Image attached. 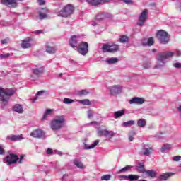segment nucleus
Returning <instances> with one entry per match:
<instances>
[{
  "label": "nucleus",
  "instance_id": "nucleus-1",
  "mask_svg": "<svg viewBox=\"0 0 181 181\" xmlns=\"http://www.w3.org/2000/svg\"><path fill=\"white\" fill-rule=\"evenodd\" d=\"M175 53L177 57H180V50H177L175 52H168L158 54V57L157 58V64L155 65L154 69H160L161 67H163L165 63H166V59L173 57V56H175Z\"/></svg>",
  "mask_w": 181,
  "mask_h": 181
},
{
  "label": "nucleus",
  "instance_id": "nucleus-2",
  "mask_svg": "<svg viewBox=\"0 0 181 181\" xmlns=\"http://www.w3.org/2000/svg\"><path fill=\"white\" fill-rule=\"evenodd\" d=\"M16 93V90L12 88H4L0 87V101L4 107L8 104L11 95H13Z\"/></svg>",
  "mask_w": 181,
  "mask_h": 181
},
{
  "label": "nucleus",
  "instance_id": "nucleus-3",
  "mask_svg": "<svg viewBox=\"0 0 181 181\" xmlns=\"http://www.w3.org/2000/svg\"><path fill=\"white\" fill-rule=\"evenodd\" d=\"M64 122H66V119L63 115L57 116L50 123L51 129L52 131H59L64 127Z\"/></svg>",
  "mask_w": 181,
  "mask_h": 181
},
{
  "label": "nucleus",
  "instance_id": "nucleus-4",
  "mask_svg": "<svg viewBox=\"0 0 181 181\" xmlns=\"http://www.w3.org/2000/svg\"><path fill=\"white\" fill-rule=\"evenodd\" d=\"M74 12V6L71 4H67L58 13V16H62V18H69L73 15Z\"/></svg>",
  "mask_w": 181,
  "mask_h": 181
},
{
  "label": "nucleus",
  "instance_id": "nucleus-5",
  "mask_svg": "<svg viewBox=\"0 0 181 181\" xmlns=\"http://www.w3.org/2000/svg\"><path fill=\"white\" fill-rule=\"evenodd\" d=\"M156 37H157L162 45H166L169 42V34L163 30H158Z\"/></svg>",
  "mask_w": 181,
  "mask_h": 181
},
{
  "label": "nucleus",
  "instance_id": "nucleus-6",
  "mask_svg": "<svg viewBox=\"0 0 181 181\" xmlns=\"http://www.w3.org/2000/svg\"><path fill=\"white\" fill-rule=\"evenodd\" d=\"M19 160V156L15 153H10L4 158V163L11 166V165H15Z\"/></svg>",
  "mask_w": 181,
  "mask_h": 181
},
{
  "label": "nucleus",
  "instance_id": "nucleus-7",
  "mask_svg": "<svg viewBox=\"0 0 181 181\" xmlns=\"http://www.w3.org/2000/svg\"><path fill=\"white\" fill-rule=\"evenodd\" d=\"M102 49L104 53H115L119 50V46L118 45L104 44L102 47Z\"/></svg>",
  "mask_w": 181,
  "mask_h": 181
},
{
  "label": "nucleus",
  "instance_id": "nucleus-8",
  "mask_svg": "<svg viewBox=\"0 0 181 181\" xmlns=\"http://www.w3.org/2000/svg\"><path fill=\"white\" fill-rule=\"evenodd\" d=\"M148 16L149 12L148 11V9L143 10L139 17V21L137 22L138 26H144V24L146 21V19H148Z\"/></svg>",
  "mask_w": 181,
  "mask_h": 181
},
{
  "label": "nucleus",
  "instance_id": "nucleus-9",
  "mask_svg": "<svg viewBox=\"0 0 181 181\" xmlns=\"http://www.w3.org/2000/svg\"><path fill=\"white\" fill-rule=\"evenodd\" d=\"M78 52L82 56H86L88 53V43L86 42H83L78 45Z\"/></svg>",
  "mask_w": 181,
  "mask_h": 181
},
{
  "label": "nucleus",
  "instance_id": "nucleus-10",
  "mask_svg": "<svg viewBox=\"0 0 181 181\" xmlns=\"http://www.w3.org/2000/svg\"><path fill=\"white\" fill-rule=\"evenodd\" d=\"M141 152L144 156H150L153 152V148L149 145H144L142 147Z\"/></svg>",
  "mask_w": 181,
  "mask_h": 181
},
{
  "label": "nucleus",
  "instance_id": "nucleus-11",
  "mask_svg": "<svg viewBox=\"0 0 181 181\" xmlns=\"http://www.w3.org/2000/svg\"><path fill=\"white\" fill-rule=\"evenodd\" d=\"M1 4L11 8H16L18 6L16 0H1Z\"/></svg>",
  "mask_w": 181,
  "mask_h": 181
},
{
  "label": "nucleus",
  "instance_id": "nucleus-12",
  "mask_svg": "<svg viewBox=\"0 0 181 181\" xmlns=\"http://www.w3.org/2000/svg\"><path fill=\"white\" fill-rule=\"evenodd\" d=\"M30 136L33 138H45V132L41 129L34 130L31 132Z\"/></svg>",
  "mask_w": 181,
  "mask_h": 181
},
{
  "label": "nucleus",
  "instance_id": "nucleus-13",
  "mask_svg": "<svg viewBox=\"0 0 181 181\" xmlns=\"http://www.w3.org/2000/svg\"><path fill=\"white\" fill-rule=\"evenodd\" d=\"M112 95H115V94H120L122 92V87L119 86H112L110 89Z\"/></svg>",
  "mask_w": 181,
  "mask_h": 181
},
{
  "label": "nucleus",
  "instance_id": "nucleus-14",
  "mask_svg": "<svg viewBox=\"0 0 181 181\" xmlns=\"http://www.w3.org/2000/svg\"><path fill=\"white\" fill-rule=\"evenodd\" d=\"M114 136V132L108 130H98V136Z\"/></svg>",
  "mask_w": 181,
  "mask_h": 181
},
{
  "label": "nucleus",
  "instance_id": "nucleus-15",
  "mask_svg": "<svg viewBox=\"0 0 181 181\" xmlns=\"http://www.w3.org/2000/svg\"><path fill=\"white\" fill-rule=\"evenodd\" d=\"M129 103V104H137L141 105V104H144L145 103V100L142 98L135 97L131 99Z\"/></svg>",
  "mask_w": 181,
  "mask_h": 181
},
{
  "label": "nucleus",
  "instance_id": "nucleus-16",
  "mask_svg": "<svg viewBox=\"0 0 181 181\" xmlns=\"http://www.w3.org/2000/svg\"><path fill=\"white\" fill-rule=\"evenodd\" d=\"M30 41H32V39L30 38H26L24 40H23L21 43V47H23V49H29V47L32 46L30 43H29V42Z\"/></svg>",
  "mask_w": 181,
  "mask_h": 181
},
{
  "label": "nucleus",
  "instance_id": "nucleus-17",
  "mask_svg": "<svg viewBox=\"0 0 181 181\" xmlns=\"http://www.w3.org/2000/svg\"><path fill=\"white\" fill-rule=\"evenodd\" d=\"M48 13L49 10L47 8H42L41 11L39 12L40 19H46V18H47Z\"/></svg>",
  "mask_w": 181,
  "mask_h": 181
},
{
  "label": "nucleus",
  "instance_id": "nucleus-18",
  "mask_svg": "<svg viewBox=\"0 0 181 181\" xmlns=\"http://www.w3.org/2000/svg\"><path fill=\"white\" fill-rule=\"evenodd\" d=\"M6 139H8V141H22L23 139V137H22V134L21 135H12L7 136Z\"/></svg>",
  "mask_w": 181,
  "mask_h": 181
},
{
  "label": "nucleus",
  "instance_id": "nucleus-19",
  "mask_svg": "<svg viewBox=\"0 0 181 181\" xmlns=\"http://www.w3.org/2000/svg\"><path fill=\"white\" fill-rule=\"evenodd\" d=\"M69 45L71 47H73V49H74V47H77V36L73 35L71 37L69 40Z\"/></svg>",
  "mask_w": 181,
  "mask_h": 181
},
{
  "label": "nucleus",
  "instance_id": "nucleus-20",
  "mask_svg": "<svg viewBox=\"0 0 181 181\" xmlns=\"http://www.w3.org/2000/svg\"><path fill=\"white\" fill-rule=\"evenodd\" d=\"M174 173H165L160 176V180H168L170 176H173Z\"/></svg>",
  "mask_w": 181,
  "mask_h": 181
},
{
  "label": "nucleus",
  "instance_id": "nucleus-21",
  "mask_svg": "<svg viewBox=\"0 0 181 181\" xmlns=\"http://www.w3.org/2000/svg\"><path fill=\"white\" fill-rule=\"evenodd\" d=\"M33 74L35 76H40L41 74H43V72L45 71V69L43 67L41 68H35L32 70Z\"/></svg>",
  "mask_w": 181,
  "mask_h": 181
},
{
  "label": "nucleus",
  "instance_id": "nucleus-22",
  "mask_svg": "<svg viewBox=\"0 0 181 181\" xmlns=\"http://www.w3.org/2000/svg\"><path fill=\"white\" fill-rule=\"evenodd\" d=\"M98 144H100V140H95L93 144L90 146H88V144H84V149L88 150V149H93V148H95L97 146Z\"/></svg>",
  "mask_w": 181,
  "mask_h": 181
},
{
  "label": "nucleus",
  "instance_id": "nucleus-23",
  "mask_svg": "<svg viewBox=\"0 0 181 181\" xmlns=\"http://www.w3.org/2000/svg\"><path fill=\"white\" fill-rule=\"evenodd\" d=\"M13 111H15L16 112H18V114H22V112H23V107H22L21 105L16 104L13 107Z\"/></svg>",
  "mask_w": 181,
  "mask_h": 181
},
{
  "label": "nucleus",
  "instance_id": "nucleus-24",
  "mask_svg": "<svg viewBox=\"0 0 181 181\" xmlns=\"http://www.w3.org/2000/svg\"><path fill=\"white\" fill-rule=\"evenodd\" d=\"M46 52L49 54H54L56 53V48L54 47H52L50 45H47L46 47Z\"/></svg>",
  "mask_w": 181,
  "mask_h": 181
},
{
  "label": "nucleus",
  "instance_id": "nucleus-25",
  "mask_svg": "<svg viewBox=\"0 0 181 181\" xmlns=\"http://www.w3.org/2000/svg\"><path fill=\"white\" fill-rule=\"evenodd\" d=\"M106 63L109 64H114L115 63H118V58L117 57H112L106 59Z\"/></svg>",
  "mask_w": 181,
  "mask_h": 181
},
{
  "label": "nucleus",
  "instance_id": "nucleus-26",
  "mask_svg": "<svg viewBox=\"0 0 181 181\" xmlns=\"http://www.w3.org/2000/svg\"><path fill=\"white\" fill-rule=\"evenodd\" d=\"M125 111L124 110H119L117 112H115L113 115L115 118H119V117H122V115H124Z\"/></svg>",
  "mask_w": 181,
  "mask_h": 181
},
{
  "label": "nucleus",
  "instance_id": "nucleus-27",
  "mask_svg": "<svg viewBox=\"0 0 181 181\" xmlns=\"http://www.w3.org/2000/svg\"><path fill=\"white\" fill-rule=\"evenodd\" d=\"M154 43H155V40H153V37H151L148 39L147 44H145L144 42H143V45L144 46H146V45L148 46H153Z\"/></svg>",
  "mask_w": 181,
  "mask_h": 181
},
{
  "label": "nucleus",
  "instance_id": "nucleus-28",
  "mask_svg": "<svg viewBox=\"0 0 181 181\" xmlns=\"http://www.w3.org/2000/svg\"><path fill=\"white\" fill-rule=\"evenodd\" d=\"M86 2H88V4H89L90 5H92V6L100 5L99 0H86Z\"/></svg>",
  "mask_w": 181,
  "mask_h": 181
},
{
  "label": "nucleus",
  "instance_id": "nucleus-29",
  "mask_svg": "<svg viewBox=\"0 0 181 181\" xmlns=\"http://www.w3.org/2000/svg\"><path fill=\"white\" fill-rule=\"evenodd\" d=\"M137 125L138 127H145V125H146V120H145L144 119H140L137 121Z\"/></svg>",
  "mask_w": 181,
  "mask_h": 181
},
{
  "label": "nucleus",
  "instance_id": "nucleus-30",
  "mask_svg": "<svg viewBox=\"0 0 181 181\" xmlns=\"http://www.w3.org/2000/svg\"><path fill=\"white\" fill-rule=\"evenodd\" d=\"M78 102H79L80 104H83V105H91V101H90L88 99L79 100Z\"/></svg>",
  "mask_w": 181,
  "mask_h": 181
},
{
  "label": "nucleus",
  "instance_id": "nucleus-31",
  "mask_svg": "<svg viewBox=\"0 0 181 181\" xmlns=\"http://www.w3.org/2000/svg\"><path fill=\"white\" fill-rule=\"evenodd\" d=\"M52 112H53V110L47 109L42 118V121H45V119H46V118H47V115H50V114H52Z\"/></svg>",
  "mask_w": 181,
  "mask_h": 181
},
{
  "label": "nucleus",
  "instance_id": "nucleus-32",
  "mask_svg": "<svg viewBox=\"0 0 181 181\" xmlns=\"http://www.w3.org/2000/svg\"><path fill=\"white\" fill-rule=\"evenodd\" d=\"M138 179H139V175L130 174V175H128V180H127L135 181V180H138Z\"/></svg>",
  "mask_w": 181,
  "mask_h": 181
},
{
  "label": "nucleus",
  "instance_id": "nucleus-33",
  "mask_svg": "<svg viewBox=\"0 0 181 181\" xmlns=\"http://www.w3.org/2000/svg\"><path fill=\"white\" fill-rule=\"evenodd\" d=\"M146 175L150 176V177H156V173L153 170H149L146 171Z\"/></svg>",
  "mask_w": 181,
  "mask_h": 181
},
{
  "label": "nucleus",
  "instance_id": "nucleus-34",
  "mask_svg": "<svg viewBox=\"0 0 181 181\" xmlns=\"http://www.w3.org/2000/svg\"><path fill=\"white\" fill-rule=\"evenodd\" d=\"M74 164L76 165V168H78L79 169H84V165H83V163L81 161H74Z\"/></svg>",
  "mask_w": 181,
  "mask_h": 181
},
{
  "label": "nucleus",
  "instance_id": "nucleus-35",
  "mask_svg": "<svg viewBox=\"0 0 181 181\" xmlns=\"http://www.w3.org/2000/svg\"><path fill=\"white\" fill-rule=\"evenodd\" d=\"M136 170L139 173H146V171L145 170V165H144L137 166Z\"/></svg>",
  "mask_w": 181,
  "mask_h": 181
},
{
  "label": "nucleus",
  "instance_id": "nucleus-36",
  "mask_svg": "<svg viewBox=\"0 0 181 181\" xmlns=\"http://www.w3.org/2000/svg\"><path fill=\"white\" fill-rule=\"evenodd\" d=\"M90 94L89 91H87L86 90H81L78 92V95L81 97L82 95H87Z\"/></svg>",
  "mask_w": 181,
  "mask_h": 181
},
{
  "label": "nucleus",
  "instance_id": "nucleus-37",
  "mask_svg": "<svg viewBox=\"0 0 181 181\" xmlns=\"http://www.w3.org/2000/svg\"><path fill=\"white\" fill-rule=\"evenodd\" d=\"M129 39V38L127 36L122 35L120 37L119 42H120V43H127V42H128Z\"/></svg>",
  "mask_w": 181,
  "mask_h": 181
},
{
  "label": "nucleus",
  "instance_id": "nucleus-38",
  "mask_svg": "<svg viewBox=\"0 0 181 181\" xmlns=\"http://www.w3.org/2000/svg\"><path fill=\"white\" fill-rule=\"evenodd\" d=\"M97 21H103L105 19V14L100 13L96 16Z\"/></svg>",
  "mask_w": 181,
  "mask_h": 181
},
{
  "label": "nucleus",
  "instance_id": "nucleus-39",
  "mask_svg": "<svg viewBox=\"0 0 181 181\" xmlns=\"http://www.w3.org/2000/svg\"><path fill=\"white\" fill-rule=\"evenodd\" d=\"M135 124V121L129 120L123 123V127H129L130 125H134Z\"/></svg>",
  "mask_w": 181,
  "mask_h": 181
},
{
  "label": "nucleus",
  "instance_id": "nucleus-40",
  "mask_svg": "<svg viewBox=\"0 0 181 181\" xmlns=\"http://www.w3.org/2000/svg\"><path fill=\"white\" fill-rule=\"evenodd\" d=\"M171 146L170 144H164L163 146L161 148V152H165V151L168 149H170Z\"/></svg>",
  "mask_w": 181,
  "mask_h": 181
},
{
  "label": "nucleus",
  "instance_id": "nucleus-41",
  "mask_svg": "<svg viewBox=\"0 0 181 181\" xmlns=\"http://www.w3.org/2000/svg\"><path fill=\"white\" fill-rule=\"evenodd\" d=\"M130 169H132V165H127L126 167L120 169L119 172H121V173L127 172V171L129 170Z\"/></svg>",
  "mask_w": 181,
  "mask_h": 181
},
{
  "label": "nucleus",
  "instance_id": "nucleus-42",
  "mask_svg": "<svg viewBox=\"0 0 181 181\" xmlns=\"http://www.w3.org/2000/svg\"><path fill=\"white\" fill-rule=\"evenodd\" d=\"M136 134L134 132H132L129 134V141H130V142H132V141H134V136H135Z\"/></svg>",
  "mask_w": 181,
  "mask_h": 181
},
{
  "label": "nucleus",
  "instance_id": "nucleus-43",
  "mask_svg": "<svg viewBox=\"0 0 181 181\" xmlns=\"http://www.w3.org/2000/svg\"><path fill=\"white\" fill-rule=\"evenodd\" d=\"M110 179H111V175H103L101 177V180L104 181V180H110Z\"/></svg>",
  "mask_w": 181,
  "mask_h": 181
},
{
  "label": "nucleus",
  "instance_id": "nucleus-44",
  "mask_svg": "<svg viewBox=\"0 0 181 181\" xmlns=\"http://www.w3.org/2000/svg\"><path fill=\"white\" fill-rule=\"evenodd\" d=\"M64 104H71V103H74V100L73 99L65 98L64 99Z\"/></svg>",
  "mask_w": 181,
  "mask_h": 181
},
{
  "label": "nucleus",
  "instance_id": "nucleus-45",
  "mask_svg": "<svg viewBox=\"0 0 181 181\" xmlns=\"http://www.w3.org/2000/svg\"><path fill=\"white\" fill-rule=\"evenodd\" d=\"M11 56H12V54H11V53H7V54H0V57L1 59H6L8 57H11Z\"/></svg>",
  "mask_w": 181,
  "mask_h": 181
},
{
  "label": "nucleus",
  "instance_id": "nucleus-46",
  "mask_svg": "<svg viewBox=\"0 0 181 181\" xmlns=\"http://www.w3.org/2000/svg\"><path fill=\"white\" fill-rule=\"evenodd\" d=\"M93 117H94V112H91V111H88V118L89 119H91V118H93Z\"/></svg>",
  "mask_w": 181,
  "mask_h": 181
},
{
  "label": "nucleus",
  "instance_id": "nucleus-47",
  "mask_svg": "<svg viewBox=\"0 0 181 181\" xmlns=\"http://www.w3.org/2000/svg\"><path fill=\"white\" fill-rule=\"evenodd\" d=\"M181 160V156H174L173 158V160L174 162H179V160Z\"/></svg>",
  "mask_w": 181,
  "mask_h": 181
},
{
  "label": "nucleus",
  "instance_id": "nucleus-48",
  "mask_svg": "<svg viewBox=\"0 0 181 181\" xmlns=\"http://www.w3.org/2000/svg\"><path fill=\"white\" fill-rule=\"evenodd\" d=\"M25 159V155H21L20 158L18 159V163H23V160Z\"/></svg>",
  "mask_w": 181,
  "mask_h": 181
},
{
  "label": "nucleus",
  "instance_id": "nucleus-49",
  "mask_svg": "<svg viewBox=\"0 0 181 181\" xmlns=\"http://www.w3.org/2000/svg\"><path fill=\"white\" fill-rule=\"evenodd\" d=\"M144 69H150L151 67V64L148 62H144L143 64Z\"/></svg>",
  "mask_w": 181,
  "mask_h": 181
},
{
  "label": "nucleus",
  "instance_id": "nucleus-50",
  "mask_svg": "<svg viewBox=\"0 0 181 181\" xmlns=\"http://www.w3.org/2000/svg\"><path fill=\"white\" fill-rule=\"evenodd\" d=\"M8 42H9V38H6L4 40H1V45H8Z\"/></svg>",
  "mask_w": 181,
  "mask_h": 181
},
{
  "label": "nucleus",
  "instance_id": "nucleus-51",
  "mask_svg": "<svg viewBox=\"0 0 181 181\" xmlns=\"http://www.w3.org/2000/svg\"><path fill=\"white\" fill-rule=\"evenodd\" d=\"M174 67L176 69H181V63L180 62H176L173 64Z\"/></svg>",
  "mask_w": 181,
  "mask_h": 181
},
{
  "label": "nucleus",
  "instance_id": "nucleus-52",
  "mask_svg": "<svg viewBox=\"0 0 181 181\" xmlns=\"http://www.w3.org/2000/svg\"><path fill=\"white\" fill-rule=\"evenodd\" d=\"M107 2H110V0H99V5L101 4H107Z\"/></svg>",
  "mask_w": 181,
  "mask_h": 181
},
{
  "label": "nucleus",
  "instance_id": "nucleus-53",
  "mask_svg": "<svg viewBox=\"0 0 181 181\" xmlns=\"http://www.w3.org/2000/svg\"><path fill=\"white\" fill-rule=\"evenodd\" d=\"M47 153H48V155H52V153H53V149L52 148H47Z\"/></svg>",
  "mask_w": 181,
  "mask_h": 181
},
{
  "label": "nucleus",
  "instance_id": "nucleus-54",
  "mask_svg": "<svg viewBox=\"0 0 181 181\" xmlns=\"http://www.w3.org/2000/svg\"><path fill=\"white\" fill-rule=\"evenodd\" d=\"M0 155H5V150L0 146Z\"/></svg>",
  "mask_w": 181,
  "mask_h": 181
},
{
  "label": "nucleus",
  "instance_id": "nucleus-55",
  "mask_svg": "<svg viewBox=\"0 0 181 181\" xmlns=\"http://www.w3.org/2000/svg\"><path fill=\"white\" fill-rule=\"evenodd\" d=\"M119 177L124 179V180H128V175H119Z\"/></svg>",
  "mask_w": 181,
  "mask_h": 181
},
{
  "label": "nucleus",
  "instance_id": "nucleus-56",
  "mask_svg": "<svg viewBox=\"0 0 181 181\" xmlns=\"http://www.w3.org/2000/svg\"><path fill=\"white\" fill-rule=\"evenodd\" d=\"M45 0H38L39 5H45Z\"/></svg>",
  "mask_w": 181,
  "mask_h": 181
},
{
  "label": "nucleus",
  "instance_id": "nucleus-57",
  "mask_svg": "<svg viewBox=\"0 0 181 181\" xmlns=\"http://www.w3.org/2000/svg\"><path fill=\"white\" fill-rule=\"evenodd\" d=\"M45 93V90H40L37 92L36 95H42V94Z\"/></svg>",
  "mask_w": 181,
  "mask_h": 181
},
{
  "label": "nucleus",
  "instance_id": "nucleus-58",
  "mask_svg": "<svg viewBox=\"0 0 181 181\" xmlns=\"http://www.w3.org/2000/svg\"><path fill=\"white\" fill-rule=\"evenodd\" d=\"M35 33H36V35H39L40 33H43V30H36L35 31Z\"/></svg>",
  "mask_w": 181,
  "mask_h": 181
},
{
  "label": "nucleus",
  "instance_id": "nucleus-59",
  "mask_svg": "<svg viewBox=\"0 0 181 181\" xmlns=\"http://www.w3.org/2000/svg\"><path fill=\"white\" fill-rule=\"evenodd\" d=\"M177 111L180 112V115L181 117V105H180L177 108Z\"/></svg>",
  "mask_w": 181,
  "mask_h": 181
},
{
  "label": "nucleus",
  "instance_id": "nucleus-60",
  "mask_svg": "<svg viewBox=\"0 0 181 181\" xmlns=\"http://www.w3.org/2000/svg\"><path fill=\"white\" fill-rule=\"evenodd\" d=\"M152 52H153V53H155L156 52V49H153Z\"/></svg>",
  "mask_w": 181,
  "mask_h": 181
},
{
  "label": "nucleus",
  "instance_id": "nucleus-61",
  "mask_svg": "<svg viewBox=\"0 0 181 181\" xmlns=\"http://www.w3.org/2000/svg\"><path fill=\"white\" fill-rule=\"evenodd\" d=\"M62 76H63V74L61 73V74H59V77H62Z\"/></svg>",
  "mask_w": 181,
  "mask_h": 181
},
{
  "label": "nucleus",
  "instance_id": "nucleus-62",
  "mask_svg": "<svg viewBox=\"0 0 181 181\" xmlns=\"http://www.w3.org/2000/svg\"><path fill=\"white\" fill-rule=\"evenodd\" d=\"M37 100V98H35L33 100V103H35V101H36Z\"/></svg>",
  "mask_w": 181,
  "mask_h": 181
}]
</instances>
